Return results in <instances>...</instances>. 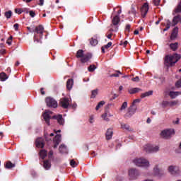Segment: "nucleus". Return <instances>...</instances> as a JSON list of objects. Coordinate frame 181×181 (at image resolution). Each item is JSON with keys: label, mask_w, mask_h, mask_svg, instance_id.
<instances>
[{"label": "nucleus", "mask_w": 181, "mask_h": 181, "mask_svg": "<svg viewBox=\"0 0 181 181\" xmlns=\"http://www.w3.org/2000/svg\"><path fill=\"white\" fill-rule=\"evenodd\" d=\"M52 114H53V112L50 110H45V113L43 114L44 119L47 125H50V118H52ZM52 118L54 119H57L59 125H63L64 124V119H63V116L62 115H54L52 117Z\"/></svg>", "instance_id": "obj_1"}, {"label": "nucleus", "mask_w": 181, "mask_h": 181, "mask_svg": "<svg viewBox=\"0 0 181 181\" xmlns=\"http://www.w3.org/2000/svg\"><path fill=\"white\" fill-rule=\"evenodd\" d=\"M181 59V55L179 54H174L173 55H166L164 58V63L168 67H172L176 64Z\"/></svg>", "instance_id": "obj_2"}, {"label": "nucleus", "mask_w": 181, "mask_h": 181, "mask_svg": "<svg viewBox=\"0 0 181 181\" xmlns=\"http://www.w3.org/2000/svg\"><path fill=\"white\" fill-rule=\"evenodd\" d=\"M45 31V28H43V25H39L37 26L35 30H33L34 34V42H36L37 43H42V40L40 39H43V32Z\"/></svg>", "instance_id": "obj_3"}, {"label": "nucleus", "mask_w": 181, "mask_h": 181, "mask_svg": "<svg viewBox=\"0 0 181 181\" xmlns=\"http://www.w3.org/2000/svg\"><path fill=\"white\" fill-rule=\"evenodd\" d=\"M77 59H81V63H87V62H90L93 57V54L91 53L84 54V51L83 49H78L76 52Z\"/></svg>", "instance_id": "obj_4"}, {"label": "nucleus", "mask_w": 181, "mask_h": 181, "mask_svg": "<svg viewBox=\"0 0 181 181\" xmlns=\"http://www.w3.org/2000/svg\"><path fill=\"white\" fill-rule=\"evenodd\" d=\"M133 163L138 168H145L146 169H148V168L151 166L149 160L144 158H134L133 160Z\"/></svg>", "instance_id": "obj_5"}, {"label": "nucleus", "mask_w": 181, "mask_h": 181, "mask_svg": "<svg viewBox=\"0 0 181 181\" xmlns=\"http://www.w3.org/2000/svg\"><path fill=\"white\" fill-rule=\"evenodd\" d=\"M175 129H165L162 130L160 133V136L163 139H170L173 135H175Z\"/></svg>", "instance_id": "obj_6"}, {"label": "nucleus", "mask_w": 181, "mask_h": 181, "mask_svg": "<svg viewBox=\"0 0 181 181\" xmlns=\"http://www.w3.org/2000/svg\"><path fill=\"white\" fill-rule=\"evenodd\" d=\"M128 175L130 180H136V179L139 177L141 173H139V170L136 168H130Z\"/></svg>", "instance_id": "obj_7"}, {"label": "nucleus", "mask_w": 181, "mask_h": 181, "mask_svg": "<svg viewBox=\"0 0 181 181\" xmlns=\"http://www.w3.org/2000/svg\"><path fill=\"white\" fill-rule=\"evenodd\" d=\"M153 173L154 176H157V177H163L166 173H165V170L160 168L159 165H156L153 169Z\"/></svg>", "instance_id": "obj_8"}, {"label": "nucleus", "mask_w": 181, "mask_h": 181, "mask_svg": "<svg viewBox=\"0 0 181 181\" xmlns=\"http://www.w3.org/2000/svg\"><path fill=\"white\" fill-rule=\"evenodd\" d=\"M168 172L170 173L173 176H180L181 171L179 167L176 165H170L168 168Z\"/></svg>", "instance_id": "obj_9"}, {"label": "nucleus", "mask_w": 181, "mask_h": 181, "mask_svg": "<svg viewBox=\"0 0 181 181\" xmlns=\"http://www.w3.org/2000/svg\"><path fill=\"white\" fill-rule=\"evenodd\" d=\"M120 19H119V16H115L112 20V28L111 30L112 32H117L118 30V23H119Z\"/></svg>", "instance_id": "obj_10"}, {"label": "nucleus", "mask_w": 181, "mask_h": 181, "mask_svg": "<svg viewBox=\"0 0 181 181\" xmlns=\"http://www.w3.org/2000/svg\"><path fill=\"white\" fill-rule=\"evenodd\" d=\"M144 151L147 153H152L153 152L159 151V146L147 144L144 146Z\"/></svg>", "instance_id": "obj_11"}, {"label": "nucleus", "mask_w": 181, "mask_h": 181, "mask_svg": "<svg viewBox=\"0 0 181 181\" xmlns=\"http://www.w3.org/2000/svg\"><path fill=\"white\" fill-rule=\"evenodd\" d=\"M47 105L49 108H57V101L53 98L48 97L45 99Z\"/></svg>", "instance_id": "obj_12"}, {"label": "nucleus", "mask_w": 181, "mask_h": 181, "mask_svg": "<svg viewBox=\"0 0 181 181\" xmlns=\"http://www.w3.org/2000/svg\"><path fill=\"white\" fill-rule=\"evenodd\" d=\"M59 105L62 107V108L67 109L70 105V100L67 98H63L60 99Z\"/></svg>", "instance_id": "obj_13"}, {"label": "nucleus", "mask_w": 181, "mask_h": 181, "mask_svg": "<svg viewBox=\"0 0 181 181\" xmlns=\"http://www.w3.org/2000/svg\"><path fill=\"white\" fill-rule=\"evenodd\" d=\"M135 112H136V107L132 105L129 107L128 112H127L125 115L126 118H131V117H132Z\"/></svg>", "instance_id": "obj_14"}, {"label": "nucleus", "mask_w": 181, "mask_h": 181, "mask_svg": "<svg viewBox=\"0 0 181 181\" xmlns=\"http://www.w3.org/2000/svg\"><path fill=\"white\" fill-rule=\"evenodd\" d=\"M148 11H149V5L148 4V3H144L143 6L141 8L142 18H145L146 16Z\"/></svg>", "instance_id": "obj_15"}, {"label": "nucleus", "mask_w": 181, "mask_h": 181, "mask_svg": "<svg viewBox=\"0 0 181 181\" xmlns=\"http://www.w3.org/2000/svg\"><path fill=\"white\" fill-rule=\"evenodd\" d=\"M54 141V148H57V146H59V144H60V142H62V135L60 134H57L55 136V137L53 139Z\"/></svg>", "instance_id": "obj_16"}, {"label": "nucleus", "mask_w": 181, "mask_h": 181, "mask_svg": "<svg viewBox=\"0 0 181 181\" xmlns=\"http://www.w3.org/2000/svg\"><path fill=\"white\" fill-rule=\"evenodd\" d=\"M37 148H44L45 147V141L42 138H38L35 141Z\"/></svg>", "instance_id": "obj_17"}, {"label": "nucleus", "mask_w": 181, "mask_h": 181, "mask_svg": "<svg viewBox=\"0 0 181 181\" xmlns=\"http://www.w3.org/2000/svg\"><path fill=\"white\" fill-rule=\"evenodd\" d=\"M97 39H98V35H94L93 37L89 40L90 44L91 45V46H97V45H98V40Z\"/></svg>", "instance_id": "obj_18"}, {"label": "nucleus", "mask_w": 181, "mask_h": 181, "mask_svg": "<svg viewBox=\"0 0 181 181\" xmlns=\"http://www.w3.org/2000/svg\"><path fill=\"white\" fill-rule=\"evenodd\" d=\"M179 22H180V23H181V16H180V15H177V16H174V18H173L172 26H176V25L178 24Z\"/></svg>", "instance_id": "obj_19"}, {"label": "nucleus", "mask_w": 181, "mask_h": 181, "mask_svg": "<svg viewBox=\"0 0 181 181\" xmlns=\"http://www.w3.org/2000/svg\"><path fill=\"white\" fill-rule=\"evenodd\" d=\"M177 32H179V28L177 27H175L171 33L170 39L171 40H175L176 37H177Z\"/></svg>", "instance_id": "obj_20"}, {"label": "nucleus", "mask_w": 181, "mask_h": 181, "mask_svg": "<svg viewBox=\"0 0 181 181\" xmlns=\"http://www.w3.org/2000/svg\"><path fill=\"white\" fill-rule=\"evenodd\" d=\"M60 153H69V150H67V146L64 144H61L59 148Z\"/></svg>", "instance_id": "obj_21"}, {"label": "nucleus", "mask_w": 181, "mask_h": 181, "mask_svg": "<svg viewBox=\"0 0 181 181\" xmlns=\"http://www.w3.org/2000/svg\"><path fill=\"white\" fill-rule=\"evenodd\" d=\"M114 132H112V129H108L106 132V139L107 141H110L112 139Z\"/></svg>", "instance_id": "obj_22"}, {"label": "nucleus", "mask_w": 181, "mask_h": 181, "mask_svg": "<svg viewBox=\"0 0 181 181\" xmlns=\"http://www.w3.org/2000/svg\"><path fill=\"white\" fill-rule=\"evenodd\" d=\"M74 84V81L73 79H68L66 81V88L67 90H71L73 88V85Z\"/></svg>", "instance_id": "obj_23"}, {"label": "nucleus", "mask_w": 181, "mask_h": 181, "mask_svg": "<svg viewBox=\"0 0 181 181\" xmlns=\"http://www.w3.org/2000/svg\"><path fill=\"white\" fill-rule=\"evenodd\" d=\"M52 167V164L50 163V160H47L44 161L43 168L45 170H49Z\"/></svg>", "instance_id": "obj_24"}, {"label": "nucleus", "mask_w": 181, "mask_h": 181, "mask_svg": "<svg viewBox=\"0 0 181 181\" xmlns=\"http://www.w3.org/2000/svg\"><path fill=\"white\" fill-rule=\"evenodd\" d=\"M129 94H135L136 93H139V91H142V89L139 88H132L128 90Z\"/></svg>", "instance_id": "obj_25"}, {"label": "nucleus", "mask_w": 181, "mask_h": 181, "mask_svg": "<svg viewBox=\"0 0 181 181\" xmlns=\"http://www.w3.org/2000/svg\"><path fill=\"white\" fill-rule=\"evenodd\" d=\"M180 94H181V92L170 91L169 93V95L172 99L176 98Z\"/></svg>", "instance_id": "obj_26"}, {"label": "nucleus", "mask_w": 181, "mask_h": 181, "mask_svg": "<svg viewBox=\"0 0 181 181\" xmlns=\"http://www.w3.org/2000/svg\"><path fill=\"white\" fill-rule=\"evenodd\" d=\"M178 47H179V43L177 42L170 44V49H171V50H173V52H176Z\"/></svg>", "instance_id": "obj_27"}, {"label": "nucleus", "mask_w": 181, "mask_h": 181, "mask_svg": "<svg viewBox=\"0 0 181 181\" xmlns=\"http://www.w3.org/2000/svg\"><path fill=\"white\" fill-rule=\"evenodd\" d=\"M152 94H153V90H149V91H147L146 93H141V98H145V97H149V96L152 95Z\"/></svg>", "instance_id": "obj_28"}, {"label": "nucleus", "mask_w": 181, "mask_h": 181, "mask_svg": "<svg viewBox=\"0 0 181 181\" xmlns=\"http://www.w3.org/2000/svg\"><path fill=\"white\" fill-rule=\"evenodd\" d=\"M0 80L1 81H6V80H8V75L4 72H1L0 74Z\"/></svg>", "instance_id": "obj_29"}, {"label": "nucleus", "mask_w": 181, "mask_h": 181, "mask_svg": "<svg viewBox=\"0 0 181 181\" xmlns=\"http://www.w3.org/2000/svg\"><path fill=\"white\" fill-rule=\"evenodd\" d=\"M121 128H122V129H126V131H132L131 127H129V125L127 124L122 123Z\"/></svg>", "instance_id": "obj_30"}, {"label": "nucleus", "mask_w": 181, "mask_h": 181, "mask_svg": "<svg viewBox=\"0 0 181 181\" xmlns=\"http://www.w3.org/2000/svg\"><path fill=\"white\" fill-rule=\"evenodd\" d=\"M40 156L42 159H45L47 156V151L46 150H42L40 151Z\"/></svg>", "instance_id": "obj_31"}, {"label": "nucleus", "mask_w": 181, "mask_h": 181, "mask_svg": "<svg viewBox=\"0 0 181 181\" xmlns=\"http://www.w3.org/2000/svg\"><path fill=\"white\" fill-rule=\"evenodd\" d=\"M12 168H15V164L12 163L11 161H8L6 163V169H12Z\"/></svg>", "instance_id": "obj_32"}, {"label": "nucleus", "mask_w": 181, "mask_h": 181, "mask_svg": "<svg viewBox=\"0 0 181 181\" xmlns=\"http://www.w3.org/2000/svg\"><path fill=\"white\" fill-rule=\"evenodd\" d=\"M98 95V89H95L92 90L90 98H95V97H97Z\"/></svg>", "instance_id": "obj_33"}, {"label": "nucleus", "mask_w": 181, "mask_h": 181, "mask_svg": "<svg viewBox=\"0 0 181 181\" xmlns=\"http://www.w3.org/2000/svg\"><path fill=\"white\" fill-rule=\"evenodd\" d=\"M102 118H103L104 121H110V118H108V111H106L103 115H102Z\"/></svg>", "instance_id": "obj_34"}, {"label": "nucleus", "mask_w": 181, "mask_h": 181, "mask_svg": "<svg viewBox=\"0 0 181 181\" xmlns=\"http://www.w3.org/2000/svg\"><path fill=\"white\" fill-rule=\"evenodd\" d=\"M166 28L163 30L164 32H166V30H169L170 28V25H172V23L169 20L166 21Z\"/></svg>", "instance_id": "obj_35"}, {"label": "nucleus", "mask_w": 181, "mask_h": 181, "mask_svg": "<svg viewBox=\"0 0 181 181\" xmlns=\"http://www.w3.org/2000/svg\"><path fill=\"white\" fill-rule=\"evenodd\" d=\"M4 16H5L7 19H11V17L12 16V11H6V12L4 13Z\"/></svg>", "instance_id": "obj_36"}, {"label": "nucleus", "mask_w": 181, "mask_h": 181, "mask_svg": "<svg viewBox=\"0 0 181 181\" xmlns=\"http://www.w3.org/2000/svg\"><path fill=\"white\" fill-rule=\"evenodd\" d=\"M104 104H105V102L100 101L95 107L96 111H98V110H100V108H101Z\"/></svg>", "instance_id": "obj_37"}, {"label": "nucleus", "mask_w": 181, "mask_h": 181, "mask_svg": "<svg viewBox=\"0 0 181 181\" xmlns=\"http://www.w3.org/2000/svg\"><path fill=\"white\" fill-rule=\"evenodd\" d=\"M97 69V66L95 65H90L88 68V70L90 71V73H93Z\"/></svg>", "instance_id": "obj_38"}, {"label": "nucleus", "mask_w": 181, "mask_h": 181, "mask_svg": "<svg viewBox=\"0 0 181 181\" xmlns=\"http://www.w3.org/2000/svg\"><path fill=\"white\" fill-rule=\"evenodd\" d=\"M177 104H179V100L170 101V107H175V105H177Z\"/></svg>", "instance_id": "obj_39"}, {"label": "nucleus", "mask_w": 181, "mask_h": 181, "mask_svg": "<svg viewBox=\"0 0 181 181\" xmlns=\"http://www.w3.org/2000/svg\"><path fill=\"white\" fill-rule=\"evenodd\" d=\"M128 107V103L124 102L120 107V111H123V110H125Z\"/></svg>", "instance_id": "obj_40"}, {"label": "nucleus", "mask_w": 181, "mask_h": 181, "mask_svg": "<svg viewBox=\"0 0 181 181\" xmlns=\"http://www.w3.org/2000/svg\"><path fill=\"white\" fill-rule=\"evenodd\" d=\"M116 73L117 74H112L110 77H119V74H122V73H121L119 71H116Z\"/></svg>", "instance_id": "obj_41"}, {"label": "nucleus", "mask_w": 181, "mask_h": 181, "mask_svg": "<svg viewBox=\"0 0 181 181\" xmlns=\"http://www.w3.org/2000/svg\"><path fill=\"white\" fill-rule=\"evenodd\" d=\"M12 39H13V37H12V35H11L6 41L7 45H8L9 46L12 45Z\"/></svg>", "instance_id": "obj_42"}, {"label": "nucleus", "mask_w": 181, "mask_h": 181, "mask_svg": "<svg viewBox=\"0 0 181 181\" xmlns=\"http://www.w3.org/2000/svg\"><path fill=\"white\" fill-rule=\"evenodd\" d=\"M129 13H132L135 16V15H136V10H135V8L132 7V10L129 11Z\"/></svg>", "instance_id": "obj_43"}, {"label": "nucleus", "mask_w": 181, "mask_h": 181, "mask_svg": "<svg viewBox=\"0 0 181 181\" xmlns=\"http://www.w3.org/2000/svg\"><path fill=\"white\" fill-rule=\"evenodd\" d=\"M70 165L72 168H76V166H77V163H76V161H74V160H71L70 161Z\"/></svg>", "instance_id": "obj_44"}, {"label": "nucleus", "mask_w": 181, "mask_h": 181, "mask_svg": "<svg viewBox=\"0 0 181 181\" xmlns=\"http://www.w3.org/2000/svg\"><path fill=\"white\" fill-rule=\"evenodd\" d=\"M125 31L129 33L131 31V25L129 24L126 25Z\"/></svg>", "instance_id": "obj_45"}, {"label": "nucleus", "mask_w": 181, "mask_h": 181, "mask_svg": "<svg viewBox=\"0 0 181 181\" xmlns=\"http://www.w3.org/2000/svg\"><path fill=\"white\" fill-rule=\"evenodd\" d=\"M175 86L177 88H180L181 87V79L177 81L176 83H175Z\"/></svg>", "instance_id": "obj_46"}, {"label": "nucleus", "mask_w": 181, "mask_h": 181, "mask_svg": "<svg viewBox=\"0 0 181 181\" xmlns=\"http://www.w3.org/2000/svg\"><path fill=\"white\" fill-rule=\"evenodd\" d=\"M111 46H112V42H109L106 45H104L105 49H110V47H111Z\"/></svg>", "instance_id": "obj_47"}, {"label": "nucleus", "mask_w": 181, "mask_h": 181, "mask_svg": "<svg viewBox=\"0 0 181 181\" xmlns=\"http://www.w3.org/2000/svg\"><path fill=\"white\" fill-rule=\"evenodd\" d=\"M29 13H30V16H31V18H35V16H36V13H35V11H30Z\"/></svg>", "instance_id": "obj_48"}, {"label": "nucleus", "mask_w": 181, "mask_h": 181, "mask_svg": "<svg viewBox=\"0 0 181 181\" xmlns=\"http://www.w3.org/2000/svg\"><path fill=\"white\" fill-rule=\"evenodd\" d=\"M15 12H16V13H18V15H21V13H22L23 12V11H22V9H21V8H16L15 10Z\"/></svg>", "instance_id": "obj_49"}, {"label": "nucleus", "mask_w": 181, "mask_h": 181, "mask_svg": "<svg viewBox=\"0 0 181 181\" xmlns=\"http://www.w3.org/2000/svg\"><path fill=\"white\" fill-rule=\"evenodd\" d=\"M132 81H134L136 83H138L139 81V76H136V77L132 78Z\"/></svg>", "instance_id": "obj_50"}, {"label": "nucleus", "mask_w": 181, "mask_h": 181, "mask_svg": "<svg viewBox=\"0 0 181 181\" xmlns=\"http://www.w3.org/2000/svg\"><path fill=\"white\" fill-rule=\"evenodd\" d=\"M160 83L158 84H163L165 83V78L160 77L159 78Z\"/></svg>", "instance_id": "obj_51"}, {"label": "nucleus", "mask_w": 181, "mask_h": 181, "mask_svg": "<svg viewBox=\"0 0 181 181\" xmlns=\"http://www.w3.org/2000/svg\"><path fill=\"white\" fill-rule=\"evenodd\" d=\"M141 103V100H139V99H136V100H134L133 101L132 105H133V107H134V106L135 105V104H136V103Z\"/></svg>", "instance_id": "obj_52"}, {"label": "nucleus", "mask_w": 181, "mask_h": 181, "mask_svg": "<svg viewBox=\"0 0 181 181\" xmlns=\"http://www.w3.org/2000/svg\"><path fill=\"white\" fill-rule=\"evenodd\" d=\"M163 105H165V107H170V102L169 101H163Z\"/></svg>", "instance_id": "obj_53"}, {"label": "nucleus", "mask_w": 181, "mask_h": 181, "mask_svg": "<svg viewBox=\"0 0 181 181\" xmlns=\"http://www.w3.org/2000/svg\"><path fill=\"white\" fill-rule=\"evenodd\" d=\"M153 4L156 5V6H158V5L160 4V0H153Z\"/></svg>", "instance_id": "obj_54"}, {"label": "nucleus", "mask_w": 181, "mask_h": 181, "mask_svg": "<svg viewBox=\"0 0 181 181\" xmlns=\"http://www.w3.org/2000/svg\"><path fill=\"white\" fill-rule=\"evenodd\" d=\"M121 46H124V47H125V46H127V45H128V41H124V42H121L120 43Z\"/></svg>", "instance_id": "obj_55"}, {"label": "nucleus", "mask_w": 181, "mask_h": 181, "mask_svg": "<svg viewBox=\"0 0 181 181\" xmlns=\"http://www.w3.org/2000/svg\"><path fill=\"white\" fill-rule=\"evenodd\" d=\"M13 28L15 30H18L19 29V24L18 23L14 24Z\"/></svg>", "instance_id": "obj_56"}, {"label": "nucleus", "mask_w": 181, "mask_h": 181, "mask_svg": "<svg viewBox=\"0 0 181 181\" xmlns=\"http://www.w3.org/2000/svg\"><path fill=\"white\" fill-rule=\"evenodd\" d=\"M44 4H45V0H40V3L38 4V5H40V6H43Z\"/></svg>", "instance_id": "obj_57"}, {"label": "nucleus", "mask_w": 181, "mask_h": 181, "mask_svg": "<svg viewBox=\"0 0 181 181\" xmlns=\"http://www.w3.org/2000/svg\"><path fill=\"white\" fill-rule=\"evenodd\" d=\"M90 124H93V122H94V116L90 117Z\"/></svg>", "instance_id": "obj_58"}, {"label": "nucleus", "mask_w": 181, "mask_h": 181, "mask_svg": "<svg viewBox=\"0 0 181 181\" xmlns=\"http://www.w3.org/2000/svg\"><path fill=\"white\" fill-rule=\"evenodd\" d=\"M48 156L49 158H52V156H53V151H50L48 153Z\"/></svg>", "instance_id": "obj_59"}, {"label": "nucleus", "mask_w": 181, "mask_h": 181, "mask_svg": "<svg viewBox=\"0 0 181 181\" xmlns=\"http://www.w3.org/2000/svg\"><path fill=\"white\" fill-rule=\"evenodd\" d=\"M71 108L76 109L77 108V103H74L71 105Z\"/></svg>", "instance_id": "obj_60"}, {"label": "nucleus", "mask_w": 181, "mask_h": 181, "mask_svg": "<svg viewBox=\"0 0 181 181\" xmlns=\"http://www.w3.org/2000/svg\"><path fill=\"white\" fill-rule=\"evenodd\" d=\"M44 90L43 88H42L40 89L42 95H45V90Z\"/></svg>", "instance_id": "obj_61"}, {"label": "nucleus", "mask_w": 181, "mask_h": 181, "mask_svg": "<svg viewBox=\"0 0 181 181\" xmlns=\"http://www.w3.org/2000/svg\"><path fill=\"white\" fill-rule=\"evenodd\" d=\"M102 53H105V47H101Z\"/></svg>", "instance_id": "obj_62"}, {"label": "nucleus", "mask_w": 181, "mask_h": 181, "mask_svg": "<svg viewBox=\"0 0 181 181\" xmlns=\"http://www.w3.org/2000/svg\"><path fill=\"white\" fill-rule=\"evenodd\" d=\"M134 33V35H139V30H135Z\"/></svg>", "instance_id": "obj_63"}, {"label": "nucleus", "mask_w": 181, "mask_h": 181, "mask_svg": "<svg viewBox=\"0 0 181 181\" xmlns=\"http://www.w3.org/2000/svg\"><path fill=\"white\" fill-rule=\"evenodd\" d=\"M112 35L111 34H108L107 35H106V37H107V39H111L112 37Z\"/></svg>", "instance_id": "obj_64"}]
</instances>
